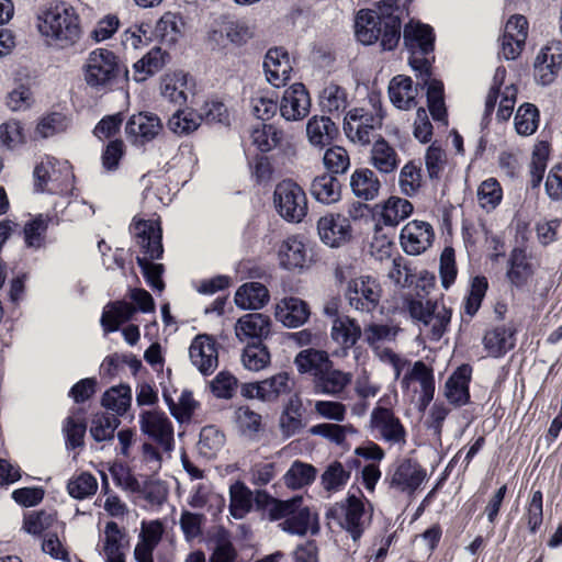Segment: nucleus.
Returning <instances> with one entry per match:
<instances>
[{"label": "nucleus", "instance_id": "f257e3e1", "mask_svg": "<svg viewBox=\"0 0 562 562\" xmlns=\"http://www.w3.org/2000/svg\"><path fill=\"white\" fill-rule=\"evenodd\" d=\"M355 37L363 46L380 42L383 52L394 50L401 41L402 19L398 14H378L373 9H360L355 15Z\"/></svg>", "mask_w": 562, "mask_h": 562}, {"label": "nucleus", "instance_id": "f03ea898", "mask_svg": "<svg viewBox=\"0 0 562 562\" xmlns=\"http://www.w3.org/2000/svg\"><path fill=\"white\" fill-rule=\"evenodd\" d=\"M42 36L52 40L59 48L75 46L82 36L80 16L76 9L65 1L50 5L37 18Z\"/></svg>", "mask_w": 562, "mask_h": 562}, {"label": "nucleus", "instance_id": "7ed1b4c3", "mask_svg": "<svg viewBox=\"0 0 562 562\" xmlns=\"http://www.w3.org/2000/svg\"><path fill=\"white\" fill-rule=\"evenodd\" d=\"M132 233L136 244L143 250V256L137 257V263L147 283L158 291H162L165 284L161 280L164 266L151 260L159 259L164 252L161 244V228L157 220H138L132 225Z\"/></svg>", "mask_w": 562, "mask_h": 562}, {"label": "nucleus", "instance_id": "20e7f679", "mask_svg": "<svg viewBox=\"0 0 562 562\" xmlns=\"http://www.w3.org/2000/svg\"><path fill=\"white\" fill-rule=\"evenodd\" d=\"M128 74L127 67L108 48H95L90 52L83 65L86 83L97 91L106 89L120 78L128 81Z\"/></svg>", "mask_w": 562, "mask_h": 562}, {"label": "nucleus", "instance_id": "39448f33", "mask_svg": "<svg viewBox=\"0 0 562 562\" xmlns=\"http://www.w3.org/2000/svg\"><path fill=\"white\" fill-rule=\"evenodd\" d=\"M369 100L374 112L355 108L345 115L342 128L348 140H370V136L373 140H385L382 135L374 134L381 128L384 117L380 94L372 93Z\"/></svg>", "mask_w": 562, "mask_h": 562}, {"label": "nucleus", "instance_id": "423d86ee", "mask_svg": "<svg viewBox=\"0 0 562 562\" xmlns=\"http://www.w3.org/2000/svg\"><path fill=\"white\" fill-rule=\"evenodd\" d=\"M74 179L70 164L52 156L43 157L34 168V188L37 192L66 193L72 189Z\"/></svg>", "mask_w": 562, "mask_h": 562}, {"label": "nucleus", "instance_id": "0eeeda50", "mask_svg": "<svg viewBox=\"0 0 562 562\" xmlns=\"http://www.w3.org/2000/svg\"><path fill=\"white\" fill-rule=\"evenodd\" d=\"M408 311L420 331L434 341L443 336L451 319L450 310L438 302L413 300L408 304Z\"/></svg>", "mask_w": 562, "mask_h": 562}, {"label": "nucleus", "instance_id": "6e6552de", "mask_svg": "<svg viewBox=\"0 0 562 562\" xmlns=\"http://www.w3.org/2000/svg\"><path fill=\"white\" fill-rule=\"evenodd\" d=\"M426 479L427 471L418 461L404 458L391 465L385 480L391 490L412 497Z\"/></svg>", "mask_w": 562, "mask_h": 562}, {"label": "nucleus", "instance_id": "1a4fd4ad", "mask_svg": "<svg viewBox=\"0 0 562 562\" xmlns=\"http://www.w3.org/2000/svg\"><path fill=\"white\" fill-rule=\"evenodd\" d=\"M273 202L279 215L288 222L300 223L307 214L306 194L292 180H283L277 184Z\"/></svg>", "mask_w": 562, "mask_h": 562}, {"label": "nucleus", "instance_id": "9d476101", "mask_svg": "<svg viewBox=\"0 0 562 562\" xmlns=\"http://www.w3.org/2000/svg\"><path fill=\"white\" fill-rule=\"evenodd\" d=\"M382 292V286L375 278L360 276L348 281L345 297L355 311L370 314L378 308Z\"/></svg>", "mask_w": 562, "mask_h": 562}, {"label": "nucleus", "instance_id": "9b49d317", "mask_svg": "<svg viewBox=\"0 0 562 562\" xmlns=\"http://www.w3.org/2000/svg\"><path fill=\"white\" fill-rule=\"evenodd\" d=\"M374 437L390 446L403 447L406 443V429L391 408L375 407L370 415Z\"/></svg>", "mask_w": 562, "mask_h": 562}, {"label": "nucleus", "instance_id": "f8f14e48", "mask_svg": "<svg viewBox=\"0 0 562 562\" xmlns=\"http://www.w3.org/2000/svg\"><path fill=\"white\" fill-rule=\"evenodd\" d=\"M139 427L144 435L153 439L162 450L170 454L175 449L173 425L168 416L158 411H145L139 415Z\"/></svg>", "mask_w": 562, "mask_h": 562}, {"label": "nucleus", "instance_id": "ddd939ff", "mask_svg": "<svg viewBox=\"0 0 562 562\" xmlns=\"http://www.w3.org/2000/svg\"><path fill=\"white\" fill-rule=\"evenodd\" d=\"M342 516L340 526L357 542L362 537L364 530L371 524V508L369 503H364L361 498L349 495L344 503L340 504Z\"/></svg>", "mask_w": 562, "mask_h": 562}, {"label": "nucleus", "instance_id": "4468645a", "mask_svg": "<svg viewBox=\"0 0 562 562\" xmlns=\"http://www.w3.org/2000/svg\"><path fill=\"white\" fill-rule=\"evenodd\" d=\"M403 44L412 55L428 56L435 52V29L419 20L411 19L403 26Z\"/></svg>", "mask_w": 562, "mask_h": 562}, {"label": "nucleus", "instance_id": "2eb2a0df", "mask_svg": "<svg viewBox=\"0 0 562 562\" xmlns=\"http://www.w3.org/2000/svg\"><path fill=\"white\" fill-rule=\"evenodd\" d=\"M434 237L435 233L429 223L412 221L402 228L400 240L406 254L416 256L431 246Z\"/></svg>", "mask_w": 562, "mask_h": 562}, {"label": "nucleus", "instance_id": "dca6fc26", "mask_svg": "<svg viewBox=\"0 0 562 562\" xmlns=\"http://www.w3.org/2000/svg\"><path fill=\"white\" fill-rule=\"evenodd\" d=\"M262 67L267 81L276 88L285 86L291 78L292 66L289 53L282 46H274L267 50Z\"/></svg>", "mask_w": 562, "mask_h": 562}, {"label": "nucleus", "instance_id": "f3484780", "mask_svg": "<svg viewBox=\"0 0 562 562\" xmlns=\"http://www.w3.org/2000/svg\"><path fill=\"white\" fill-rule=\"evenodd\" d=\"M192 364L204 375L214 372L218 366L216 342L207 335L196 336L189 348Z\"/></svg>", "mask_w": 562, "mask_h": 562}, {"label": "nucleus", "instance_id": "a211bd4d", "mask_svg": "<svg viewBox=\"0 0 562 562\" xmlns=\"http://www.w3.org/2000/svg\"><path fill=\"white\" fill-rule=\"evenodd\" d=\"M308 109L310 95L303 83H293L284 91L279 105L280 114L284 120H301L308 113Z\"/></svg>", "mask_w": 562, "mask_h": 562}, {"label": "nucleus", "instance_id": "6ab92c4d", "mask_svg": "<svg viewBox=\"0 0 562 562\" xmlns=\"http://www.w3.org/2000/svg\"><path fill=\"white\" fill-rule=\"evenodd\" d=\"M413 382H417L420 385L419 407L425 409L432 401L435 394L432 369L420 360L414 362L404 374L401 384L404 389H408Z\"/></svg>", "mask_w": 562, "mask_h": 562}, {"label": "nucleus", "instance_id": "aec40b11", "mask_svg": "<svg viewBox=\"0 0 562 562\" xmlns=\"http://www.w3.org/2000/svg\"><path fill=\"white\" fill-rule=\"evenodd\" d=\"M317 231L323 243L339 247L351 236L349 220L340 214H327L318 220Z\"/></svg>", "mask_w": 562, "mask_h": 562}, {"label": "nucleus", "instance_id": "412c9836", "mask_svg": "<svg viewBox=\"0 0 562 562\" xmlns=\"http://www.w3.org/2000/svg\"><path fill=\"white\" fill-rule=\"evenodd\" d=\"M271 334V319L262 313H249L238 318L235 335L240 341L257 340L261 342Z\"/></svg>", "mask_w": 562, "mask_h": 562}, {"label": "nucleus", "instance_id": "4be33fe9", "mask_svg": "<svg viewBox=\"0 0 562 562\" xmlns=\"http://www.w3.org/2000/svg\"><path fill=\"white\" fill-rule=\"evenodd\" d=\"M274 315L285 327L296 328L307 322L311 311L305 301L300 297L289 296L282 299L276 305Z\"/></svg>", "mask_w": 562, "mask_h": 562}, {"label": "nucleus", "instance_id": "5701e85b", "mask_svg": "<svg viewBox=\"0 0 562 562\" xmlns=\"http://www.w3.org/2000/svg\"><path fill=\"white\" fill-rule=\"evenodd\" d=\"M279 528L292 536L316 535L319 531L318 516L302 503L294 514L279 522Z\"/></svg>", "mask_w": 562, "mask_h": 562}, {"label": "nucleus", "instance_id": "b1692460", "mask_svg": "<svg viewBox=\"0 0 562 562\" xmlns=\"http://www.w3.org/2000/svg\"><path fill=\"white\" fill-rule=\"evenodd\" d=\"M162 130L160 117L153 112L143 111L128 117L125 133L128 137H140L142 140H153Z\"/></svg>", "mask_w": 562, "mask_h": 562}, {"label": "nucleus", "instance_id": "393cba45", "mask_svg": "<svg viewBox=\"0 0 562 562\" xmlns=\"http://www.w3.org/2000/svg\"><path fill=\"white\" fill-rule=\"evenodd\" d=\"M280 266L286 270H303L310 258L305 244L297 236L284 239L278 251Z\"/></svg>", "mask_w": 562, "mask_h": 562}, {"label": "nucleus", "instance_id": "a878e982", "mask_svg": "<svg viewBox=\"0 0 562 562\" xmlns=\"http://www.w3.org/2000/svg\"><path fill=\"white\" fill-rule=\"evenodd\" d=\"M516 328L513 325H499L485 333L483 345L488 356L501 358L516 345Z\"/></svg>", "mask_w": 562, "mask_h": 562}, {"label": "nucleus", "instance_id": "bb28decb", "mask_svg": "<svg viewBox=\"0 0 562 562\" xmlns=\"http://www.w3.org/2000/svg\"><path fill=\"white\" fill-rule=\"evenodd\" d=\"M303 503L302 496H294L289 499H278L271 497L265 491H258L256 493V504L258 507H265L268 518L271 521L285 520L295 509Z\"/></svg>", "mask_w": 562, "mask_h": 562}, {"label": "nucleus", "instance_id": "cd10ccee", "mask_svg": "<svg viewBox=\"0 0 562 562\" xmlns=\"http://www.w3.org/2000/svg\"><path fill=\"white\" fill-rule=\"evenodd\" d=\"M533 272L535 269L527 251L519 247L514 248L509 255L506 271L509 283L517 289H522L533 276Z\"/></svg>", "mask_w": 562, "mask_h": 562}, {"label": "nucleus", "instance_id": "c85d7f7f", "mask_svg": "<svg viewBox=\"0 0 562 562\" xmlns=\"http://www.w3.org/2000/svg\"><path fill=\"white\" fill-rule=\"evenodd\" d=\"M352 374L335 369L333 363L314 380V390L317 394L339 396L351 383Z\"/></svg>", "mask_w": 562, "mask_h": 562}, {"label": "nucleus", "instance_id": "c756f323", "mask_svg": "<svg viewBox=\"0 0 562 562\" xmlns=\"http://www.w3.org/2000/svg\"><path fill=\"white\" fill-rule=\"evenodd\" d=\"M471 367L463 364L447 380L445 396L451 404L461 406L468 403L470 398L469 382L471 380Z\"/></svg>", "mask_w": 562, "mask_h": 562}, {"label": "nucleus", "instance_id": "7c9ffc66", "mask_svg": "<svg viewBox=\"0 0 562 562\" xmlns=\"http://www.w3.org/2000/svg\"><path fill=\"white\" fill-rule=\"evenodd\" d=\"M361 336L362 329L355 318L347 315L333 319L330 337L342 349L352 348Z\"/></svg>", "mask_w": 562, "mask_h": 562}, {"label": "nucleus", "instance_id": "2f4dec72", "mask_svg": "<svg viewBox=\"0 0 562 562\" xmlns=\"http://www.w3.org/2000/svg\"><path fill=\"white\" fill-rule=\"evenodd\" d=\"M294 364L300 373L312 374L315 380L331 364V360L326 351L308 348L296 355Z\"/></svg>", "mask_w": 562, "mask_h": 562}, {"label": "nucleus", "instance_id": "473e14b6", "mask_svg": "<svg viewBox=\"0 0 562 562\" xmlns=\"http://www.w3.org/2000/svg\"><path fill=\"white\" fill-rule=\"evenodd\" d=\"M124 533L115 521H109L104 528L102 554L105 562H125Z\"/></svg>", "mask_w": 562, "mask_h": 562}, {"label": "nucleus", "instance_id": "72a5a7b5", "mask_svg": "<svg viewBox=\"0 0 562 562\" xmlns=\"http://www.w3.org/2000/svg\"><path fill=\"white\" fill-rule=\"evenodd\" d=\"M234 300L243 310H259L269 301V291L262 283L248 282L239 286Z\"/></svg>", "mask_w": 562, "mask_h": 562}, {"label": "nucleus", "instance_id": "f704fd0d", "mask_svg": "<svg viewBox=\"0 0 562 562\" xmlns=\"http://www.w3.org/2000/svg\"><path fill=\"white\" fill-rule=\"evenodd\" d=\"M311 194L319 203L333 204L340 200L341 186L334 175L323 173L311 183Z\"/></svg>", "mask_w": 562, "mask_h": 562}, {"label": "nucleus", "instance_id": "c9c22d12", "mask_svg": "<svg viewBox=\"0 0 562 562\" xmlns=\"http://www.w3.org/2000/svg\"><path fill=\"white\" fill-rule=\"evenodd\" d=\"M136 308L127 302L116 301L104 306L101 316V326L105 333H113L119 327L130 321Z\"/></svg>", "mask_w": 562, "mask_h": 562}, {"label": "nucleus", "instance_id": "e433bc0d", "mask_svg": "<svg viewBox=\"0 0 562 562\" xmlns=\"http://www.w3.org/2000/svg\"><path fill=\"white\" fill-rule=\"evenodd\" d=\"M350 187L357 198L371 201L379 195L381 183L372 170L359 169L351 175Z\"/></svg>", "mask_w": 562, "mask_h": 562}, {"label": "nucleus", "instance_id": "4c0bfd02", "mask_svg": "<svg viewBox=\"0 0 562 562\" xmlns=\"http://www.w3.org/2000/svg\"><path fill=\"white\" fill-rule=\"evenodd\" d=\"M271 143H249L244 147V153L248 159V164L254 168V173L259 182L269 179L271 175V166L265 153L271 150Z\"/></svg>", "mask_w": 562, "mask_h": 562}, {"label": "nucleus", "instance_id": "58836bf2", "mask_svg": "<svg viewBox=\"0 0 562 562\" xmlns=\"http://www.w3.org/2000/svg\"><path fill=\"white\" fill-rule=\"evenodd\" d=\"M397 333L398 328L396 326L371 323L363 328L361 337L379 357V352L385 349L383 346L394 341Z\"/></svg>", "mask_w": 562, "mask_h": 562}, {"label": "nucleus", "instance_id": "ea45409f", "mask_svg": "<svg viewBox=\"0 0 562 562\" xmlns=\"http://www.w3.org/2000/svg\"><path fill=\"white\" fill-rule=\"evenodd\" d=\"M380 207L381 221L386 226H396L400 222L407 218L413 212V205L409 201L391 196L383 204L376 205Z\"/></svg>", "mask_w": 562, "mask_h": 562}, {"label": "nucleus", "instance_id": "a19ab883", "mask_svg": "<svg viewBox=\"0 0 562 562\" xmlns=\"http://www.w3.org/2000/svg\"><path fill=\"white\" fill-rule=\"evenodd\" d=\"M234 424L239 434L255 439L262 428V417L247 405L238 406L234 411Z\"/></svg>", "mask_w": 562, "mask_h": 562}, {"label": "nucleus", "instance_id": "79ce46f5", "mask_svg": "<svg viewBox=\"0 0 562 562\" xmlns=\"http://www.w3.org/2000/svg\"><path fill=\"white\" fill-rule=\"evenodd\" d=\"M229 512L236 519L244 518L252 508L254 498L252 492L243 483L235 482L229 487Z\"/></svg>", "mask_w": 562, "mask_h": 562}, {"label": "nucleus", "instance_id": "37998d69", "mask_svg": "<svg viewBox=\"0 0 562 562\" xmlns=\"http://www.w3.org/2000/svg\"><path fill=\"white\" fill-rule=\"evenodd\" d=\"M183 25L182 18L172 12H166L155 25V36L161 43L173 45L181 36V26Z\"/></svg>", "mask_w": 562, "mask_h": 562}, {"label": "nucleus", "instance_id": "c03bdc74", "mask_svg": "<svg viewBox=\"0 0 562 562\" xmlns=\"http://www.w3.org/2000/svg\"><path fill=\"white\" fill-rule=\"evenodd\" d=\"M370 162L380 172L390 173L397 168L400 157L390 143H373Z\"/></svg>", "mask_w": 562, "mask_h": 562}, {"label": "nucleus", "instance_id": "a18cd8bd", "mask_svg": "<svg viewBox=\"0 0 562 562\" xmlns=\"http://www.w3.org/2000/svg\"><path fill=\"white\" fill-rule=\"evenodd\" d=\"M310 434L319 436L335 445H342L348 436L357 435V429L351 424L322 423L310 428Z\"/></svg>", "mask_w": 562, "mask_h": 562}, {"label": "nucleus", "instance_id": "49530a36", "mask_svg": "<svg viewBox=\"0 0 562 562\" xmlns=\"http://www.w3.org/2000/svg\"><path fill=\"white\" fill-rule=\"evenodd\" d=\"M543 521V495L540 490L533 491L527 501L520 522L530 533H536Z\"/></svg>", "mask_w": 562, "mask_h": 562}, {"label": "nucleus", "instance_id": "de8ad7c7", "mask_svg": "<svg viewBox=\"0 0 562 562\" xmlns=\"http://www.w3.org/2000/svg\"><path fill=\"white\" fill-rule=\"evenodd\" d=\"M316 469L307 463L294 461L285 472L284 484L292 490H299L314 482Z\"/></svg>", "mask_w": 562, "mask_h": 562}, {"label": "nucleus", "instance_id": "09e8293b", "mask_svg": "<svg viewBox=\"0 0 562 562\" xmlns=\"http://www.w3.org/2000/svg\"><path fill=\"white\" fill-rule=\"evenodd\" d=\"M71 126V119L60 112L43 115L36 125V133L42 138H48L66 132Z\"/></svg>", "mask_w": 562, "mask_h": 562}, {"label": "nucleus", "instance_id": "8fccbe9b", "mask_svg": "<svg viewBox=\"0 0 562 562\" xmlns=\"http://www.w3.org/2000/svg\"><path fill=\"white\" fill-rule=\"evenodd\" d=\"M339 130L328 116H313L306 123L308 140H335Z\"/></svg>", "mask_w": 562, "mask_h": 562}, {"label": "nucleus", "instance_id": "3c124183", "mask_svg": "<svg viewBox=\"0 0 562 562\" xmlns=\"http://www.w3.org/2000/svg\"><path fill=\"white\" fill-rule=\"evenodd\" d=\"M131 401L132 391L128 385L113 386L102 396V405L116 415H123L130 407Z\"/></svg>", "mask_w": 562, "mask_h": 562}, {"label": "nucleus", "instance_id": "603ef678", "mask_svg": "<svg viewBox=\"0 0 562 562\" xmlns=\"http://www.w3.org/2000/svg\"><path fill=\"white\" fill-rule=\"evenodd\" d=\"M347 104L346 90L336 83H329L319 94V105L323 112L334 113L344 111Z\"/></svg>", "mask_w": 562, "mask_h": 562}, {"label": "nucleus", "instance_id": "864d4df0", "mask_svg": "<svg viewBox=\"0 0 562 562\" xmlns=\"http://www.w3.org/2000/svg\"><path fill=\"white\" fill-rule=\"evenodd\" d=\"M350 479V470L342 463H330L321 476L322 485L328 493L340 491Z\"/></svg>", "mask_w": 562, "mask_h": 562}, {"label": "nucleus", "instance_id": "5fc2aeb1", "mask_svg": "<svg viewBox=\"0 0 562 562\" xmlns=\"http://www.w3.org/2000/svg\"><path fill=\"white\" fill-rule=\"evenodd\" d=\"M538 122V108L532 103H524L518 108L515 114L514 126L517 134L529 136L537 130Z\"/></svg>", "mask_w": 562, "mask_h": 562}, {"label": "nucleus", "instance_id": "6e6d98bb", "mask_svg": "<svg viewBox=\"0 0 562 562\" xmlns=\"http://www.w3.org/2000/svg\"><path fill=\"white\" fill-rule=\"evenodd\" d=\"M225 443L224 434L215 426H205L201 429L198 448L201 454L212 458Z\"/></svg>", "mask_w": 562, "mask_h": 562}, {"label": "nucleus", "instance_id": "4d7b16f0", "mask_svg": "<svg viewBox=\"0 0 562 562\" xmlns=\"http://www.w3.org/2000/svg\"><path fill=\"white\" fill-rule=\"evenodd\" d=\"M550 157L549 143H537L533 147L530 162L531 184L538 187L543 179Z\"/></svg>", "mask_w": 562, "mask_h": 562}, {"label": "nucleus", "instance_id": "13d9d810", "mask_svg": "<svg viewBox=\"0 0 562 562\" xmlns=\"http://www.w3.org/2000/svg\"><path fill=\"white\" fill-rule=\"evenodd\" d=\"M201 125V116L193 112L177 110L169 119V130L178 136H186L198 130Z\"/></svg>", "mask_w": 562, "mask_h": 562}, {"label": "nucleus", "instance_id": "bf43d9fd", "mask_svg": "<svg viewBox=\"0 0 562 562\" xmlns=\"http://www.w3.org/2000/svg\"><path fill=\"white\" fill-rule=\"evenodd\" d=\"M120 425V419L114 414L95 415L92 419L90 434L97 441L112 439Z\"/></svg>", "mask_w": 562, "mask_h": 562}, {"label": "nucleus", "instance_id": "052dcab7", "mask_svg": "<svg viewBox=\"0 0 562 562\" xmlns=\"http://www.w3.org/2000/svg\"><path fill=\"white\" fill-rule=\"evenodd\" d=\"M503 191L498 181L494 178L484 180L477 189V200L486 211L494 210L502 201Z\"/></svg>", "mask_w": 562, "mask_h": 562}, {"label": "nucleus", "instance_id": "680f3d73", "mask_svg": "<svg viewBox=\"0 0 562 562\" xmlns=\"http://www.w3.org/2000/svg\"><path fill=\"white\" fill-rule=\"evenodd\" d=\"M241 362L246 369L259 371L270 362V353L263 345L254 342L244 349Z\"/></svg>", "mask_w": 562, "mask_h": 562}, {"label": "nucleus", "instance_id": "e2e57ef3", "mask_svg": "<svg viewBox=\"0 0 562 562\" xmlns=\"http://www.w3.org/2000/svg\"><path fill=\"white\" fill-rule=\"evenodd\" d=\"M324 165L330 172L329 175L345 173L350 166V159L347 150L342 146L328 148L324 154Z\"/></svg>", "mask_w": 562, "mask_h": 562}, {"label": "nucleus", "instance_id": "0e129e2a", "mask_svg": "<svg viewBox=\"0 0 562 562\" xmlns=\"http://www.w3.org/2000/svg\"><path fill=\"white\" fill-rule=\"evenodd\" d=\"M261 382V401L269 402L290 391L288 373H278Z\"/></svg>", "mask_w": 562, "mask_h": 562}, {"label": "nucleus", "instance_id": "69168bd1", "mask_svg": "<svg viewBox=\"0 0 562 562\" xmlns=\"http://www.w3.org/2000/svg\"><path fill=\"white\" fill-rule=\"evenodd\" d=\"M402 193L412 196L422 186V169L414 162H407L400 172L398 179Z\"/></svg>", "mask_w": 562, "mask_h": 562}, {"label": "nucleus", "instance_id": "338daca9", "mask_svg": "<svg viewBox=\"0 0 562 562\" xmlns=\"http://www.w3.org/2000/svg\"><path fill=\"white\" fill-rule=\"evenodd\" d=\"M313 407L317 417L335 423L344 422L347 415L346 405L338 401L318 400L314 402Z\"/></svg>", "mask_w": 562, "mask_h": 562}, {"label": "nucleus", "instance_id": "774afa93", "mask_svg": "<svg viewBox=\"0 0 562 562\" xmlns=\"http://www.w3.org/2000/svg\"><path fill=\"white\" fill-rule=\"evenodd\" d=\"M98 482L90 473H81L68 482L67 490L70 496L83 499L95 493Z\"/></svg>", "mask_w": 562, "mask_h": 562}]
</instances>
